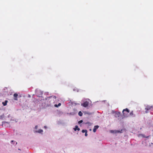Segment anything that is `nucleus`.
<instances>
[{"label": "nucleus", "instance_id": "6", "mask_svg": "<svg viewBox=\"0 0 153 153\" xmlns=\"http://www.w3.org/2000/svg\"><path fill=\"white\" fill-rule=\"evenodd\" d=\"M74 129L75 131H76L77 130L78 131L80 130V128H78V126H75V128H74Z\"/></svg>", "mask_w": 153, "mask_h": 153}, {"label": "nucleus", "instance_id": "9", "mask_svg": "<svg viewBox=\"0 0 153 153\" xmlns=\"http://www.w3.org/2000/svg\"><path fill=\"white\" fill-rule=\"evenodd\" d=\"M8 101L7 100L5 101L4 102H3L2 103L4 106H5L7 105Z\"/></svg>", "mask_w": 153, "mask_h": 153}, {"label": "nucleus", "instance_id": "2", "mask_svg": "<svg viewBox=\"0 0 153 153\" xmlns=\"http://www.w3.org/2000/svg\"><path fill=\"white\" fill-rule=\"evenodd\" d=\"M35 93L36 96H39L43 94V92L39 89H36V90Z\"/></svg>", "mask_w": 153, "mask_h": 153}, {"label": "nucleus", "instance_id": "7", "mask_svg": "<svg viewBox=\"0 0 153 153\" xmlns=\"http://www.w3.org/2000/svg\"><path fill=\"white\" fill-rule=\"evenodd\" d=\"M152 108V106H146V108L145 109L146 110H150L151 109V108Z\"/></svg>", "mask_w": 153, "mask_h": 153}, {"label": "nucleus", "instance_id": "12", "mask_svg": "<svg viewBox=\"0 0 153 153\" xmlns=\"http://www.w3.org/2000/svg\"><path fill=\"white\" fill-rule=\"evenodd\" d=\"M12 93V94H10V95H13V96H18V94L17 93Z\"/></svg>", "mask_w": 153, "mask_h": 153}, {"label": "nucleus", "instance_id": "15", "mask_svg": "<svg viewBox=\"0 0 153 153\" xmlns=\"http://www.w3.org/2000/svg\"><path fill=\"white\" fill-rule=\"evenodd\" d=\"M6 123H9L8 122H6L5 121H4L3 122H2V125H5V124Z\"/></svg>", "mask_w": 153, "mask_h": 153}, {"label": "nucleus", "instance_id": "26", "mask_svg": "<svg viewBox=\"0 0 153 153\" xmlns=\"http://www.w3.org/2000/svg\"><path fill=\"white\" fill-rule=\"evenodd\" d=\"M44 128H46V126H44Z\"/></svg>", "mask_w": 153, "mask_h": 153}, {"label": "nucleus", "instance_id": "17", "mask_svg": "<svg viewBox=\"0 0 153 153\" xmlns=\"http://www.w3.org/2000/svg\"><path fill=\"white\" fill-rule=\"evenodd\" d=\"M4 117V115H2L1 116H0V119H2Z\"/></svg>", "mask_w": 153, "mask_h": 153}, {"label": "nucleus", "instance_id": "8", "mask_svg": "<svg viewBox=\"0 0 153 153\" xmlns=\"http://www.w3.org/2000/svg\"><path fill=\"white\" fill-rule=\"evenodd\" d=\"M43 132V130L42 129H40L38 131L36 130L35 131V132H38L39 133H41Z\"/></svg>", "mask_w": 153, "mask_h": 153}, {"label": "nucleus", "instance_id": "14", "mask_svg": "<svg viewBox=\"0 0 153 153\" xmlns=\"http://www.w3.org/2000/svg\"><path fill=\"white\" fill-rule=\"evenodd\" d=\"M73 90L74 91H76V92H78V91H79L78 90V89H77L76 88H74L73 89Z\"/></svg>", "mask_w": 153, "mask_h": 153}, {"label": "nucleus", "instance_id": "27", "mask_svg": "<svg viewBox=\"0 0 153 153\" xmlns=\"http://www.w3.org/2000/svg\"><path fill=\"white\" fill-rule=\"evenodd\" d=\"M146 113H147V111H146Z\"/></svg>", "mask_w": 153, "mask_h": 153}, {"label": "nucleus", "instance_id": "1", "mask_svg": "<svg viewBox=\"0 0 153 153\" xmlns=\"http://www.w3.org/2000/svg\"><path fill=\"white\" fill-rule=\"evenodd\" d=\"M129 110L127 108L124 109L123 111V113L124 116L125 117H127V114L129 112Z\"/></svg>", "mask_w": 153, "mask_h": 153}, {"label": "nucleus", "instance_id": "21", "mask_svg": "<svg viewBox=\"0 0 153 153\" xmlns=\"http://www.w3.org/2000/svg\"><path fill=\"white\" fill-rule=\"evenodd\" d=\"M87 132H85V136H87V135H88V134H87Z\"/></svg>", "mask_w": 153, "mask_h": 153}, {"label": "nucleus", "instance_id": "5", "mask_svg": "<svg viewBox=\"0 0 153 153\" xmlns=\"http://www.w3.org/2000/svg\"><path fill=\"white\" fill-rule=\"evenodd\" d=\"M99 126H94V128L93 129V131L94 132H95L96 131V130L98 128Z\"/></svg>", "mask_w": 153, "mask_h": 153}, {"label": "nucleus", "instance_id": "28", "mask_svg": "<svg viewBox=\"0 0 153 153\" xmlns=\"http://www.w3.org/2000/svg\"><path fill=\"white\" fill-rule=\"evenodd\" d=\"M17 142H16V145L17 144Z\"/></svg>", "mask_w": 153, "mask_h": 153}, {"label": "nucleus", "instance_id": "11", "mask_svg": "<svg viewBox=\"0 0 153 153\" xmlns=\"http://www.w3.org/2000/svg\"><path fill=\"white\" fill-rule=\"evenodd\" d=\"M61 104L60 103H59L58 105L55 104L54 105V106L55 107H58L59 106L61 105Z\"/></svg>", "mask_w": 153, "mask_h": 153}, {"label": "nucleus", "instance_id": "16", "mask_svg": "<svg viewBox=\"0 0 153 153\" xmlns=\"http://www.w3.org/2000/svg\"><path fill=\"white\" fill-rule=\"evenodd\" d=\"M82 133H84L87 132V131L86 130H82Z\"/></svg>", "mask_w": 153, "mask_h": 153}, {"label": "nucleus", "instance_id": "22", "mask_svg": "<svg viewBox=\"0 0 153 153\" xmlns=\"http://www.w3.org/2000/svg\"><path fill=\"white\" fill-rule=\"evenodd\" d=\"M38 126H35V129H37V128H38Z\"/></svg>", "mask_w": 153, "mask_h": 153}, {"label": "nucleus", "instance_id": "3", "mask_svg": "<svg viewBox=\"0 0 153 153\" xmlns=\"http://www.w3.org/2000/svg\"><path fill=\"white\" fill-rule=\"evenodd\" d=\"M122 130H121V131H118V130H111L110 131V132L111 133H121L122 131Z\"/></svg>", "mask_w": 153, "mask_h": 153}, {"label": "nucleus", "instance_id": "19", "mask_svg": "<svg viewBox=\"0 0 153 153\" xmlns=\"http://www.w3.org/2000/svg\"><path fill=\"white\" fill-rule=\"evenodd\" d=\"M82 122H83L82 120H80L78 122V123L79 124H80V123H82Z\"/></svg>", "mask_w": 153, "mask_h": 153}, {"label": "nucleus", "instance_id": "30", "mask_svg": "<svg viewBox=\"0 0 153 153\" xmlns=\"http://www.w3.org/2000/svg\"><path fill=\"white\" fill-rule=\"evenodd\" d=\"M54 97H55V98H56V97H55V96H54Z\"/></svg>", "mask_w": 153, "mask_h": 153}, {"label": "nucleus", "instance_id": "29", "mask_svg": "<svg viewBox=\"0 0 153 153\" xmlns=\"http://www.w3.org/2000/svg\"><path fill=\"white\" fill-rule=\"evenodd\" d=\"M90 131H91V129H90Z\"/></svg>", "mask_w": 153, "mask_h": 153}, {"label": "nucleus", "instance_id": "13", "mask_svg": "<svg viewBox=\"0 0 153 153\" xmlns=\"http://www.w3.org/2000/svg\"><path fill=\"white\" fill-rule=\"evenodd\" d=\"M78 114L79 116H81L82 115V113L81 111H80L78 113Z\"/></svg>", "mask_w": 153, "mask_h": 153}, {"label": "nucleus", "instance_id": "18", "mask_svg": "<svg viewBox=\"0 0 153 153\" xmlns=\"http://www.w3.org/2000/svg\"><path fill=\"white\" fill-rule=\"evenodd\" d=\"M17 96H14L13 99L15 100H17Z\"/></svg>", "mask_w": 153, "mask_h": 153}, {"label": "nucleus", "instance_id": "4", "mask_svg": "<svg viewBox=\"0 0 153 153\" xmlns=\"http://www.w3.org/2000/svg\"><path fill=\"white\" fill-rule=\"evenodd\" d=\"M88 102L87 101L85 102L84 103L82 104L81 105L84 106V107H86L88 106Z\"/></svg>", "mask_w": 153, "mask_h": 153}, {"label": "nucleus", "instance_id": "25", "mask_svg": "<svg viewBox=\"0 0 153 153\" xmlns=\"http://www.w3.org/2000/svg\"><path fill=\"white\" fill-rule=\"evenodd\" d=\"M14 141L13 140H12L11 141V143L13 142Z\"/></svg>", "mask_w": 153, "mask_h": 153}, {"label": "nucleus", "instance_id": "20", "mask_svg": "<svg viewBox=\"0 0 153 153\" xmlns=\"http://www.w3.org/2000/svg\"><path fill=\"white\" fill-rule=\"evenodd\" d=\"M130 114L131 115H133V111H132L130 113Z\"/></svg>", "mask_w": 153, "mask_h": 153}, {"label": "nucleus", "instance_id": "31", "mask_svg": "<svg viewBox=\"0 0 153 153\" xmlns=\"http://www.w3.org/2000/svg\"><path fill=\"white\" fill-rule=\"evenodd\" d=\"M146 137V138H147V137Z\"/></svg>", "mask_w": 153, "mask_h": 153}, {"label": "nucleus", "instance_id": "23", "mask_svg": "<svg viewBox=\"0 0 153 153\" xmlns=\"http://www.w3.org/2000/svg\"><path fill=\"white\" fill-rule=\"evenodd\" d=\"M45 95H49V93L48 92H46L45 94Z\"/></svg>", "mask_w": 153, "mask_h": 153}, {"label": "nucleus", "instance_id": "24", "mask_svg": "<svg viewBox=\"0 0 153 153\" xmlns=\"http://www.w3.org/2000/svg\"><path fill=\"white\" fill-rule=\"evenodd\" d=\"M141 136H142V137H145V135L143 134H142L141 135Z\"/></svg>", "mask_w": 153, "mask_h": 153}, {"label": "nucleus", "instance_id": "10", "mask_svg": "<svg viewBox=\"0 0 153 153\" xmlns=\"http://www.w3.org/2000/svg\"><path fill=\"white\" fill-rule=\"evenodd\" d=\"M85 124H88V126H91L92 125V123L90 122H87L86 123H84Z\"/></svg>", "mask_w": 153, "mask_h": 153}]
</instances>
